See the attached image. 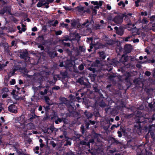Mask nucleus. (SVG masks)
Wrapping results in <instances>:
<instances>
[{"instance_id": "32", "label": "nucleus", "mask_w": 155, "mask_h": 155, "mask_svg": "<svg viewBox=\"0 0 155 155\" xmlns=\"http://www.w3.org/2000/svg\"><path fill=\"white\" fill-rule=\"evenodd\" d=\"M84 114L85 116L88 118H91V117H92L93 116V115L92 113L87 111H86L84 112Z\"/></svg>"}, {"instance_id": "13", "label": "nucleus", "mask_w": 155, "mask_h": 155, "mask_svg": "<svg viewBox=\"0 0 155 155\" xmlns=\"http://www.w3.org/2000/svg\"><path fill=\"white\" fill-rule=\"evenodd\" d=\"M125 149L124 145L117 140V152L122 151Z\"/></svg>"}, {"instance_id": "26", "label": "nucleus", "mask_w": 155, "mask_h": 155, "mask_svg": "<svg viewBox=\"0 0 155 155\" xmlns=\"http://www.w3.org/2000/svg\"><path fill=\"white\" fill-rule=\"evenodd\" d=\"M2 45L4 47L5 52H6L9 53L10 51V50L9 49L8 43H3Z\"/></svg>"}, {"instance_id": "3", "label": "nucleus", "mask_w": 155, "mask_h": 155, "mask_svg": "<svg viewBox=\"0 0 155 155\" xmlns=\"http://www.w3.org/2000/svg\"><path fill=\"white\" fill-rule=\"evenodd\" d=\"M51 120L52 121L54 122L56 124H58L59 123H61L62 121L64 124L65 123L66 118V117H63L59 118L57 114L54 112L51 117Z\"/></svg>"}, {"instance_id": "34", "label": "nucleus", "mask_w": 155, "mask_h": 155, "mask_svg": "<svg viewBox=\"0 0 155 155\" xmlns=\"http://www.w3.org/2000/svg\"><path fill=\"white\" fill-rule=\"evenodd\" d=\"M17 69L16 68H14L12 71H10L8 74V76L9 77H10L14 75L15 72L17 71Z\"/></svg>"}, {"instance_id": "11", "label": "nucleus", "mask_w": 155, "mask_h": 155, "mask_svg": "<svg viewBox=\"0 0 155 155\" xmlns=\"http://www.w3.org/2000/svg\"><path fill=\"white\" fill-rule=\"evenodd\" d=\"M129 60V57L128 56H126L125 54H123L120 59L119 62L117 61V64L119 62L125 65V62Z\"/></svg>"}, {"instance_id": "41", "label": "nucleus", "mask_w": 155, "mask_h": 155, "mask_svg": "<svg viewBox=\"0 0 155 155\" xmlns=\"http://www.w3.org/2000/svg\"><path fill=\"white\" fill-rule=\"evenodd\" d=\"M52 115H48L47 114L46 116L43 118V120H46L48 119L51 120V117H52Z\"/></svg>"}, {"instance_id": "54", "label": "nucleus", "mask_w": 155, "mask_h": 155, "mask_svg": "<svg viewBox=\"0 0 155 155\" xmlns=\"http://www.w3.org/2000/svg\"><path fill=\"white\" fill-rule=\"evenodd\" d=\"M48 54H49V55L51 58H54V52L50 51L48 52Z\"/></svg>"}, {"instance_id": "36", "label": "nucleus", "mask_w": 155, "mask_h": 155, "mask_svg": "<svg viewBox=\"0 0 155 155\" xmlns=\"http://www.w3.org/2000/svg\"><path fill=\"white\" fill-rule=\"evenodd\" d=\"M19 145L18 143H15L13 145L12 147L13 148V149H15V150L19 148Z\"/></svg>"}, {"instance_id": "40", "label": "nucleus", "mask_w": 155, "mask_h": 155, "mask_svg": "<svg viewBox=\"0 0 155 155\" xmlns=\"http://www.w3.org/2000/svg\"><path fill=\"white\" fill-rule=\"evenodd\" d=\"M66 52L68 54V55L70 56H72V51L69 49H67L66 50Z\"/></svg>"}, {"instance_id": "33", "label": "nucleus", "mask_w": 155, "mask_h": 155, "mask_svg": "<svg viewBox=\"0 0 155 155\" xmlns=\"http://www.w3.org/2000/svg\"><path fill=\"white\" fill-rule=\"evenodd\" d=\"M86 141L85 140L81 141L80 142L79 144L81 145H84L88 147V142Z\"/></svg>"}, {"instance_id": "57", "label": "nucleus", "mask_w": 155, "mask_h": 155, "mask_svg": "<svg viewBox=\"0 0 155 155\" xmlns=\"http://www.w3.org/2000/svg\"><path fill=\"white\" fill-rule=\"evenodd\" d=\"M26 30V28L25 27H22L21 30H19L18 31V33L20 34L22 33V32H25Z\"/></svg>"}, {"instance_id": "42", "label": "nucleus", "mask_w": 155, "mask_h": 155, "mask_svg": "<svg viewBox=\"0 0 155 155\" xmlns=\"http://www.w3.org/2000/svg\"><path fill=\"white\" fill-rule=\"evenodd\" d=\"M126 77L125 78L126 81H127L129 79V78L131 76L129 72H127L125 75Z\"/></svg>"}, {"instance_id": "19", "label": "nucleus", "mask_w": 155, "mask_h": 155, "mask_svg": "<svg viewBox=\"0 0 155 155\" xmlns=\"http://www.w3.org/2000/svg\"><path fill=\"white\" fill-rule=\"evenodd\" d=\"M94 47L95 50H97L99 49L103 48L104 47V46L102 43L98 42L96 44H94Z\"/></svg>"}, {"instance_id": "43", "label": "nucleus", "mask_w": 155, "mask_h": 155, "mask_svg": "<svg viewBox=\"0 0 155 155\" xmlns=\"http://www.w3.org/2000/svg\"><path fill=\"white\" fill-rule=\"evenodd\" d=\"M150 134L151 137L153 138L154 137L155 134L153 132L152 130H149L147 134Z\"/></svg>"}, {"instance_id": "29", "label": "nucleus", "mask_w": 155, "mask_h": 155, "mask_svg": "<svg viewBox=\"0 0 155 155\" xmlns=\"http://www.w3.org/2000/svg\"><path fill=\"white\" fill-rule=\"evenodd\" d=\"M78 82L81 85H84L86 87H87L88 86V84L85 82L83 78H80L78 79Z\"/></svg>"}, {"instance_id": "6", "label": "nucleus", "mask_w": 155, "mask_h": 155, "mask_svg": "<svg viewBox=\"0 0 155 155\" xmlns=\"http://www.w3.org/2000/svg\"><path fill=\"white\" fill-rule=\"evenodd\" d=\"M11 7L8 6H5L0 10V14L2 15H4L5 13H8L10 15H12L13 14H12L11 10Z\"/></svg>"}, {"instance_id": "20", "label": "nucleus", "mask_w": 155, "mask_h": 155, "mask_svg": "<svg viewBox=\"0 0 155 155\" xmlns=\"http://www.w3.org/2000/svg\"><path fill=\"white\" fill-rule=\"evenodd\" d=\"M93 89L95 92H98L100 94V96H103L101 91H100L101 89L98 87V85L97 84H95L93 86Z\"/></svg>"}, {"instance_id": "50", "label": "nucleus", "mask_w": 155, "mask_h": 155, "mask_svg": "<svg viewBox=\"0 0 155 155\" xmlns=\"http://www.w3.org/2000/svg\"><path fill=\"white\" fill-rule=\"evenodd\" d=\"M84 66L83 64H81L78 67V68L80 71H82L84 69Z\"/></svg>"}, {"instance_id": "51", "label": "nucleus", "mask_w": 155, "mask_h": 155, "mask_svg": "<svg viewBox=\"0 0 155 155\" xmlns=\"http://www.w3.org/2000/svg\"><path fill=\"white\" fill-rule=\"evenodd\" d=\"M61 74L63 77H65L67 76L68 74V72L66 71H65L64 72H61Z\"/></svg>"}, {"instance_id": "44", "label": "nucleus", "mask_w": 155, "mask_h": 155, "mask_svg": "<svg viewBox=\"0 0 155 155\" xmlns=\"http://www.w3.org/2000/svg\"><path fill=\"white\" fill-rule=\"evenodd\" d=\"M76 9L78 11H83L84 9V7H82L81 6H78Z\"/></svg>"}, {"instance_id": "63", "label": "nucleus", "mask_w": 155, "mask_h": 155, "mask_svg": "<svg viewBox=\"0 0 155 155\" xmlns=\"http://www.w3.org/2000/svg\"><path fill=\"white\" fill-rule=\"evenodd\" d=\"M75 38L77 40H78V39H79L81 37L79 36L78 33H77L75 35Z\"/></svg>"}, {"instance_id": "39", "label": "nucleus", "mask_w": 155, "mask_h": 155, "mask_svg": "<svg viewBox=\"0 0 155 155\" xmlns=\"http://www.w3.org/2000/svg\"><path fill=\"white\" fill-rule=\"evenodd\" d=\"M93 116L96 117H98L100 116V114L99 111H95L93 113Z\"/></svg>"}, {"instance_id": "45", "label": "nucleus", "mask_w": 155, "mask_h": 155, "mask_svg": "<svg viewBox=\"0 0 155 155\" xmlns=\"http://www.w3.org/2000/svg\"><path fill=\"white\" fill-rule=\"evenodd\" d=\"M43 107L44 108V110H45L46 113L48 112V110L50 109L49 105L46 106H43Z\"/></svg>"}, {"instance_id": "21", "label": "nucleus", "mask_w": 155, "mask_h": 155, "mask_svg": "<svg viewBox=\"0 0 155 155\" xmlns=\"http://www.w3.org/2000/svg\"><path fill=\"white\" fill-rule=\"evenodd\" d=\"M107 19L108 21H112L116 23V16L114 17L112 16V14L107 17Z\"/></svg>"}, {"instance_id": "1", "label": "nucleus", "mask_w": 155, "mask_h": 155, "mask_svg": "<svg viewBox=\"0 0 155 155\" xmlns=\"http://www.w3.org/2000/svg\"><path fill=\"white\" fill-rule=\"evenodd\" d=\"M100 135V134L96 133L93 130L91 133L89 134L85 138V140L87 141H88L87 142V144L88 147L89 148V149H88L87 150L89 153L91 154V155H95V153L92 150H91L90 149L91 144V145H93L95 143V140H98L99 136Z\"/></svg>"}, {"instance_id": "8", "label": "nucleus", "mask_w": 155, "mask_h": 155, "mask_svg": "<svg viewBox=\"0 0 155 155\" xmlns=\"http://www.w3.org/2000/svg\"><path fill=\"white\" fill-rule=\"evenodd\" d=\"M132 49V47L131 45L126 44L124 46V52L126 53H130Z\"/></svg>"}, {"instance_id": "35", "label": "nucleus", "mask_w": 155, "mask_h": 155, "mask_svg": "<svg viewBox=\"0 0 155 155\" xmlns=\"http://www.w3.org/2000/svg\"><path fill=\"white\" fill-rule=\"evenodd\" d=\"M81 131L82 134H84V133H85L86 132V130L84 128V126L83 125H82L81 127Z\"/></svg>"}, {"instance_id": "4", "label": "nucleus", "mask_w": 155, "mask_h": 155, "mask_svg": "<svg viewBox=\"0 0 155 155\" xmlns=\"http://www.w3.org/2000/svg\"><path fill=\"white\" fill-rule=\"evenodd\" d=\"M137 152L139 155H151L152 153L148 151L143 145L139 146L137 150Z\"/></svg>"}, {"instance_id": "17", "label": "nucleus", "mask_w": 155, "mask_h": 155, "mask_svg": "<svg viewBox=\"0 0 155 155\" xmlns=\"http://www.w3.org/2000/svg\"><path fill=\"white\" fill-rule=\"evenodd\" d=\"M104 123H106L104 127L103 128L106 131H109L108 129L109 128L110 125L111 124L110 123V121L107 119H106L104 121Z\"/></svg>"}, {"instance_id": "61", "label": "nucleus", "mask_w": 155, "mask_h": 155, "mask_svg": "<svg viewBox=\"0 0 155 155\" xmlns=\"http://www.w3.org/2000/svg\"><path fill=\"white\" fill-rule=\"evenodd\" d=\"M100 106L101 107H104L106 106V104L104 102L102 101L100 103Z\"/></svg>"}, {"instance_id": "12", "label": "nucleus", "mask_w": 155, "mask_h": 155, "mask_svg": "<svg viewBox=\"0 0 155 155\" xmlns=\"http://www.w3.org/2000/svg\"><path fill=\"white\" fill-rule=\"evenodd\" d=\"M25 117L24 115H22L19 118H18L19 123H20L21 126H22L21 128L24 129L25 124Z\"/></svg>"}, {"instance_id": "27", "label": "nucleus", "mask_w": 155, "mask_h": 155, "mask_svg": "<svg viewBox=\"0 0 155 155\" xmlns=\"http://www.w3.org/2000/svg\"><path fill=\"white\" fill-rule=\"evenodd\" d=\"M15 151H16V153L18 155H24L25 154L22 150L20 149V148H17L15 150Z\"/></svg>"}, {"instance_id": "59", "label": "nucleus", "mask_w": 155, "mask_h": 155, "mask_svg": "<svg viewBox=\"0 0 155 155\" xmlns=\"http://www.w3.org/2000/svg\"><path fill=\"white\" fill-rule=\"evenodd\" d=\"M12 21H13L14 22V23H17V22L18 21V20L16 18H15V17L14 16H12Z\"/></svg>"}, {"instance_id": "56", "label": "nucleus", "mask_w": 155, "mask_h": 155, "mask_svg": "<svg viewBox=\"0 0 155 155\" xmlns=\"http://www.w3.org/2000/svg\"><path fill=\"white\" fill-rule=\"evenodd\" d=\"M62 33V31L61 30H59L56 31L55 32V34L56 35L58 36L61 35Z\"/></svg>"}, {"instance_id": "60", "label": "nucleus", "mask_w": 155, "mask_h": 155, "mask_svg": "<svg viewBox=\"0 0 155 155\" xmlns=\"http://www.w3.org/2000/svg\"><path fill=\"white\" fill-rule=\"evenodd\" d=\"M60 25L62 26L63 27H66L68 25V24H65L64 22H62L60 24Z\"/></svg>"}, {"instance_id": "16", "label": "nucleus", "mask_w": 155, "mask_h": 155, "mask_svg": "<svg viewBox=\"0 0 155 155\" xmlns=\"http://www.w3.org/2000/svg\"><path fill=\"white\" fill-rule=\"evenodd\" d=\"M76 107L75 105H72L71 104L68 107V110L69 112L72 114L74 113H77L76 112L74 111L75 110L74 109V108Z\"/></svg>"}, {"instance_id": "5", "label": "nucleus", "mask_w": 155, "mask_h": 155, "mask_svg": "<svg viewBox=\"0 0 155 155\" xmlns=\"http://www.w3.org/2000/svg\"><path fill=\"white\" fill-rule=\"evenodd\" d=\"M117 25H120L123 21V19L124 17H125V19H128L129 16L127 15H126V13L123 14H120L118 15L117 12Z\"/></svg>"}, {"instance_id": "49", "label": "nucleus", "mask_w": 155, "mask_h": 155, "mask_svg": "<svg viewBox=\"0 0 155 155\" xmlns=\"http://www.w3.org/2000/svg\"><path fill=\"white\" fill-rule=\"evenodd\" d=\"M112 69L113 68L112 66H110V67H108L107 66H106V68L105 70H107L109 72H110L112 71Z\"/></svg>"}, {"instance_id": "24", "label": "nucleus", "mask_w": 155, "mask_h": 155, "mask_svg": "<svg viewBox=\"0 0 155 155\" xmlns=\"http://www.w3.org/2000/svg\"><path fill=\"white\" fill-rule=\"evenodd\" d=\"M85 125L86 128L88 129L89 128V126L90 125H94L95 124V122L94 120H90L88 122H86Z\"/></svg>"}, {"instance_id": "58", "label": "nucleus", "mask_w": 155, "mask_h": 155, "mask_svg": "<svg viewBox=\"0 0 155 155\" xmlns=\"http://www.w3.org/2000/svg\"><path fill=\"white\" fill-rule=\"evenodd\" d=\"M8 91V88L6 87H4L2 90V91L3 93L7 92Z\"/></svg>"}, {"instance_id": "9", "label": "nucleus", "mask_w": 155, "mask_h": 155, "mask_svg": "<svg viewBox=\"0 0 155 155\" xmlns=\"http://www.w3.org/2000/svg\"><path fill=\"white\" fill-rule=\"evenodd\" d=\"M64 67L66 69H69L70 68L73 66V64L72 63V60L71 59H67L64 61Z\"/></svg>"}, {"instance_id": "62", "label": "nucleus", "mask_w": 155, "mask_h": 155, "mask_svg": "<svg viewBox=\"0 0 155 155\" xmlns=\"http://www.w3.org/2000/svg\"><path fill=\"white\" fill-rule=\"evenodd\" d=\"M142 22L143 24H147L148 22V21L145 18H144L142 20Z\"/></svg>"}, {"instance_id": "47", "label": "nucleus", "mask_w": 155, "mask_h": 155, "mask_svg": "<svg viewBox=\"0 0 155 155\" xmlns=\"http://www.w3.org/2000/svg\"><path fill=\"white\" fill-rule=\"evenodd\" d=\"M64 47H69L70 46V43L69 42L66 43L64 42H61Z\"/></svg>"}, {"instance_id": "22", "label": "nucleus", "mask_w": 155, "mask_h": 155, "mask_svg": "<svg viewBox=\"0 0 155 155\" xmlns=\"http://www.w3.org/2000/svg\"><path fill=\"white\" fill-rule=\"evenodd\" d=\"M70 41V36L68 35H66L63 37L61 39L59 40L60 42H63L64 41Z\"/></svg>"}, {"instance_id": "14", "label": "nucleus", "mask_w": 155, "mask_h": 155, "mask_svg": "<svg viewBox=\"0 0 155 155\" xmlns=\"http://www.w3.org/2000/svg\"><path fill=\"white\" fill-rule=\"evenodd\" d=\"M20 55V57L25 60H26L27 58H29L28 57V52L26 50L21 51Z\"/></svg>"}, {"instance_id": "53", "label": "nucleus", "mask_w": 155, "mask_h": 155, "mask_svg": "<svg viewBox=\"0 0 155 155\" xmlns=\"http://www.w3.org/2000/svg\"><path fill=\"white\" fill-rule=\"evenodd\" d=\"M79 50L80 51L82 52H84L85 49L83 47L81 46H79Z\"/></svg>"}, {"instance_id": "38", "label": "nucleus", "mask_w": 155, "mask_h": 155, "mask_svg": "<svg viewBox=\"0 0 155 155\" xmlns=\"http://www.w3.org/2000/svg\"><path fill=\"white\" fill-rule=\"evenodd\" d=\"M71 144V140H66L64 143V146H68V145L70 146Z\"/></svg>"}, {"instance_id": "46", "label": "nucleus", "mask_w": 155, "mask_h": 155, "mask_svg": "<svg viewBox=\"0 0 155 155\" xmlns=\"http://www.w3.org/2000/svg\"><path fill=\"white\" fill-rule=\"evenodd\" d=\"M39 149V147L38 146H37L35 147V148H34L33 150L35 152V153L38 154L39 153V151L38 150Z\"/></svg>"}, {"instance_id": "28", "label": "nucleus", "mask_w": 155, "mask_h": 155, "mask_svg": "<svg viewBox=\"0 0 155 155\" xmlns=\"http://www.w3.org/2000/svg\"><path fill=\"white\" fill-rule=\"evenodd\" d=\"M27 129L28 130L34 129L35 128V125L32 123H29L27 125Z\"/></svg>"}, {"instance_id": "64", "label": "nucleus", "mask_w": 155, "mask_h": 155, "mask_svg": "<svg viewBox=\"0 0 155 155\" xmlns=\"http://www.w3.org/2000/svg\"><path fill=\"white\" fill-rule=\"evenodd\" d=\"M101 25L99 24H97L94 27V28L96 30L100 29Z\"/></svg>"}, {"instance_id": "15", "label": "nucleus", "mask_w": 155, "mask_h": 155, "mask_svg": "<svg viewBox=\"0 0 155 155\" xmlns=\"http://www.w3.org/2000/svg\"><path fill=\"white\" fill-rule=\"evenodd\" d=\"M82 25L83 26H85L89 30L91 29L92 26L91 22H89L88 19H87L86 21L82 23Z\"/></svg>"}, {"instance_id": "37", "label": "nucleus", "mask_w": 155, "mask_h": 155, "mask_svg": "<svg viewBox=\"0 0 155 155\" xmlns=\"http://www.w3.org/2000/svg\"><path fill=\"white\" fill-rule=\"evenodd\" d=\"M104 2L101 1H100L99 2V4L98 5H97L96 6H94V9H98L102 5V3Z\"/></svg>"}, {"instance_id": "30", "label": "nucleus", "mask_w": 155, "mask_h": 155, "mask_svg": "<svg viewBox=\"0 0 155 155\" xmlns=\"http://www.w3.org/2000/svg\"><path fill=\"white\" fill-rule=\"evenodd\" d=\"M107 38V39H109V40H105V41H107L106 43V45H113L114 43V41L111 40L108 38Z\"/></svg>"}, {"instance_id": "18", "label": "nucleus", "mask_w": 155, "mask_h": 155, "mask_svg": "<svg viewBox=\"0 0 155 155\" xmlns=\"http://www.w3.org/2000/svg\"><path fill=\"white\" fill-rule=\"evenodd\" d=\"M124 33V30L123 26H120L119 28L117 27V35L121 36L123 35Z\"/></svg>"}, {"instance_id": "10", "label": "nucleus", "mask_w": 155, "mask_h": 155, "mask_svg": "<svg viewBox=\"0 0 155 155\" xmlns=\"http://www.w3.org/2000/svg\"><path fill=\"white\" fill-rule=\"evenodd\" d=\"M37 116L35 114V110L31 111L30 114H28V120L31 122H33L34 119L36 118Z\"/></svg>"}, {"instance_id": "7", "label": "nucleus", "mask_w": 155, "mask_h": 155, "mask_svg": "<svg viewBox=\"0 0 155 155\" xmlns=\"http://www.w3.org/2000/svg\"><path fill=\"white\" fill-rule=\"evenodd\" d=\"M8 110L11 113L16 114L17 112V107L14 104H11L8 107Z\"/></svg>"}, {"instance_id": "31", "label": "nucleus", "mask_w": 155, "mask_h": 155, "mask_svg": "<svg viewBox=\"0 0 155 155\" xmlns=\"http://www.w3.org/2000/svg\"><path fill=\"white\" fill-rule=\"evenodd\" d=\"M43 2H41L40 1V2L37 3V6L38 7H42V6H45L46 4L48 5V3L47 2H45L44 3H43Z\"/></svg>"}, {"instance_id": "25", "label": "nucleus", "mask_w": 155, "mask_h": 155, "mask_svg": "<svg viewBox=\"0 0 155 155\" xmlns=\"http://www.w3.org/2000/svg\"><path fill=\"white\" fill-rule=\"evenodd\" d=\"M126 107V104H124V102L122 100L121 101L120 104L119 105H117V109H121L124 107Z\"/></svg>"}, {"instance_id": "2", "label": "nucleus", "mask_w": 155, "mask_h": 155, "mask_svg": "<svg viewBox=\"0 0 155 155\" xmlns=\"http://www.w3.org/2000/svg\"><path fill=\"white\" fill-rule=\"evenodd\" d=\"M155 120V114H153L151 118H145V120L142 121L143 123H145L148 122H152ZM142 123L140 119L137 120L136 123L134 124V127L133 129V132L135 134L140 135L141 134V130H142V127L140 124Z\"/></svg>"}, {"instance_id": "23", "label": "nucleus", "mask_w": 155, "mask_h": 155, "mask_svg": "<svg viewBox=\"0 0 155 155\" xmlns=\"http://www.w3.org/2000/svg\"><path fill=\"white\" fill-rule=\"evenodd\" d=\"M97 54L99 55L100 59L103 60L105 58L106 56L104 51H99Z\"/></svg>"}, {"instance_id": "52", "label": "nucleus", "mask_w": 155, "mask_h": 155, "mask_svg": "<svg viewBox=\"0 0 155 155\" xmlns=\"http://www.w3.org/2000/svg\"><path fill=\"white\" fill-rule=\"evenodd\" d=\"M37 45H38V48H40L41 51H44V47L42 45L38 44H37Z\"/></svg>"}, {"instance_id": "55", "label": "nucleus", "mask_w": 155, "mask_h": 155, "mask_svg": "<svg viewBox=\"0 0 155 155\" xmlns=\"http://www.w3.org/2000/svg\"><path fill=\"white\" fill-rule=\"evenodd\" d=\"M118 5L119 6L122 5V7L124 8L125 6V4L123 2V1H121L119 2L118 3Z\"/></svg>"}, {"instance_id": "48", "label": "nucleus", "mask_w": 155, "mask_h": 155, "mask_svg": "<svg viewBox=\"0 0 155 155\" xmlns=\"http://www.w3.org/2000/svg\"><path fill=\"white\" fill-rule=\"evenodd\" d=\"M38 41H40V42L41 41H44V38L43 35H41L38 36Z\"/></svg>"}]
</instances>
